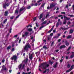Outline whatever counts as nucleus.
<instances>
[{
	"label": "nucleus",
	"instance_id": "obj_15",
	"mask_svg": "<svg viewBox=\"0 0 74 74\" xmlns=\"http://www.w3.org/2000/svg\"><path fill=\"white\" fill-rule=\"evenodd\" d=\"M4 70H5V71H7V68L6 67H5L3 69H1V73H3V72Z\"/></svg>",
	"mask_w": 74,
	"mask_h": 74
},
{
	"label": "nucleus",
	"instance_id": "obj_52",
	"mask_svg": "<svg viewBox=\"0 0 74 74\" xmlns=\"http://www.w3.org/2000/svg\"><path fill=\"white\" fill-rule=\"evenodd\" d=\"M4 62H5V60L3 59L2 61V63H4Z\"/></svg>",
	"mask_w": 74,
	"mask_h": 74
},
{
	"label": "nucleus",
	"instance_id": "obj_56",
	"mask_svg": "<svg viewBox=\"0 0 74 74\" xmlns=\"http://www.w3.org/2000/svg\"><path fill=\"white\" fill-rule=\"evenodd\" d=\"M11 19H14V16H12L10 17Z\"/></svg>",
	"mask_w": 74,
	"mask_h": 74
},
{
	"label": "nucleus",
	"instance_id": "obj_19",
	"mask_svg": "<svg viewBox=\"0 0 74 74\" xmlns=\"http://www.w3.org/2000/svg\"><path fill=\"white\" fill-rule=\"evenodd\" d=\"M22 64H20L19 66H18V69L19 70H20L21 69V67H22Z\"/></svg>",
	"mask_w": 74,
	"mask_h": 74
},
{
	"label": "nucleus",
	"instance_id": "obj_44",
	"mask_svg": "<svg viewBox=\"0 0 74 74\" xmlns=\"http://www.w3.org/2000/svg\"><path fill=\"white\" fill-rule=\"evenodd\" d=\"M36 20V17H34L33 19V21H35Z\"/></svg>",
	"mask_w": 74,
	"mask_h": 74
},
{
	"label": "nucleus",
	"instance_id": "obj_48",
	"mask_svg": "<svg viewBox=\"0 0 74 74\" xmlns=\"http://www.w3.org/2000/svg\"><path fill=\"white\" fill-rule=\"evenodd\" d=\"M44 5H45V3H44L43 4H42V5L41 7H44Z\"/></svg>",
	"mask_w": 74,
	"mask_h": 74
},
{
	"label": "nucleus",
	"instance_id": "obj_57",
	"mask_svg": "<svg viewBox=\"0 0 74 74\" xmlns=\"http://www.w3.org/2000/svg\"><path fill=\"white\" fill-rule=\"evenodd\" d=\"M71 58H73V54H72L71 56H70Z\"/></svg>",
	"mask_w": 74,
	"mask_h": 74
},
{
	"label": "nucleus",
	"instance_id": "obj_61",
	"mask_svg": "<svg viewBox=\"0 0 74 74\" xmlns=\"http://www.w3.org/2000/svg\"><path fill=\"white\" fill-rule=\"evenodd\" d=\"M44 21V18H43L41 19V21H42V22H43Z\"/></svg>",
	"mask_w": 74,
	"mask_h": 74
},
{
	"label": "nucleus",
	"instance_id": "obj_60",
	"mask_svg": "<svg viewBox=\"0 0 74 74\" xmlns=\"http://www.w3.org/2000/svg\"><path fill=\"white\" fill-rule=\"evenodd\" d=\"M14 47V44H13L12 45V48H13Z\"/></svg>",
	"mask_w": 74,
	"mask_h": 74
},
{
	"label": "nucleus",
	"instance_id": "obj_62",
	"mask_svg": "<svg viewBox=\"0 0 74 74\" xmlns=\"http://www.w3.org/2000/svg\"><path fill=\"white\" fill-rule=\"evenodd\" d=\"M63 15H60L58 16V17L60 18V17H61V16H62Z\"/></svg>",
	"mask_w": 74,
	"mask_h": 74
},
{
	"label": "nucleus",
	"instance_id": "obj_47",
	"mask_svg": "<svg viewBox=\"0 0 74 74\" xmlns=\"http://www.w3.org/2000/svg\"><path fill=\"white\" fill-rule=\"evenodd\" d=\"M47 40H48V41L50 40V37H47Z\"/></svg>",
	"mask_w": 74,
	"mask_h": 74
},
{
	"label": "nucleus",
	"instance_id": "obj_51",
	"mask_svg": "<svg viewBox=\"0 0 74 74\" xmlns=\"http://www.w3.org/2000/svg\"><path fill=\"white\" fill-rule=\"evenodd\" d=\"M11 51H12V52H13L14 51V48H13L12 50H11Z\"/></svg>",
	"mask_w": 74,
	"mask_h": 74
},
{
	"label": "nucleus",
	"instance_id": "obj_35",
	"mask_svg": "<svg viewBox=\"0 0 74 74\" xmlns=\"http://www.w3.org/2000/svg\"><path fill=\"white\" fill-rule=\"evenodd\" d=\"M11 30H12V28H10L9 30V33H11L12 32Z\"/></svg>",
	"mask_w": 74,
	"mask_h": 74
},
{
	"label": "nucleus",
	"instance_id": "obj_21",
	"mask_svg": "<svg viewBox=\"0 0 74 74\" xmlns=\"http://www.w3.org/2000/svg\"><path fill=\"white\" fill-rule=\"evenodd\" d=\"M71 38V35H69V36H67V39H69L70 38Z\"/></svg>",
	"mask_w": 74,
	"mask_h": 74
},
{
	"label": "nucleus",
	"instance_id": "obj_8",
	"mask_svg": "<svg viewBox=\"0 0 74 74\" xmlns=\"http://www.w3.org/2000/svg\"><path fill=\"white\" fill-rule=\"evenodd\" d=\"M27 62H28V58H26L25 60L23 61V62H24L25 64H27Z\"/></svg>",
	"mask_w": 74,
	"mask_h": 74
},
{
	"label": "nucleus",
	"instance_id": "obj_27",
	"mask_svg": "<svg viewBox=\"0 0 74 74\" xmlns=\"http://www.w3.org/2000/svg\"><path fill=\"white\" fill-rule=\"evenodd\" d=\"M66 15H68V16H70V17H74V15H68L67 14Z\"/></svg>",
	"mask_w": 74,
	"mask_h": 74
},
{
	"label": "nucleus",
	"instance_id": "obj_50",
	"mask_svg": "<svg viewBox=\"0 0 74 74\" xmlns=\"http://www.w3.org/2000/svg\"><path fill=\"white\" fill-rule=\"evenodd\" d=\"M10 36V34H9V33H8L6 35V37H8V36Z\"/></svg>",
	"mask_w": 74,
	"mask_h": 74
},
{
	"label": "nucleus",
	"instance_id": "obj_1",
	"mask_svg": "<svg viewBox=\"0 0 74 74\" xmlns=\"http://www.w3.org/2000/svg\"><path fill=\"white\" fill-rule=\"evenodd\" d=\"M41 66H42L43 69H46L47 67H48L49 65L47 64V63L44 62L40 66H39V67H41Z\"/></svg>",
	"mask_w": 74,
	"mask_h": 74
},
{
	"label": "nucleus",
	"instance_id": "obj_24",
	"mask_svg": "<svg viewBox=\"0 0 74 74\" xmlns=\"http://www.w3.org/2000/svg\"><path fill=\"white\" fill-rule=\"evenodd\" d=\"M28 34H29V32H25V36H27V35H28Z\"/></svg>",
	"mask_w": 74,
	"mask_h": 74
},
{
	"label": "nucleus",
	"instance_id": "obj_63",
	"mask_svg": "<svg viewBox=\"0 0 74 74\" xmlns=\"http://www.w3.org/2000/svg\"><path fill=\"white\" fill-rule=\"evenodd\" d=\"M47 9H48V10H49V9H51V8H50V7H49V6L47 7Z\"/></svg>",
	"mask_w": 74,
	"mask_h": 74
},
{
	"label": "nucleus",
	"instance_id": "obj_5",
	"mask_svg": "<svg viewBox=\"0 0 74 74\" xmlns=\"http://www.w3.org/2000/svg\"><path fill=\"white\" fill-rule=\"evenodd\" d=\"M11 59L12 60H13L14 59V62H15L18 59V57L16 55H14L13 56V57H11Z\"/></svg>",
	"mask_w": 74,
	"mask_h": 74
},
{
	"label": "nucleus",
	"instance_id": "obj_58",
	"mask_svg": "<svg viewBox=\"0 0 74 74\" xmlns=\"http://www.w3.org/2000/svg\"><path fill=\"white\" fill-rule=\"evenodd\" d=\"M59 51V50L58 49H57L56 50V52H58V51Z\"/></svg>",
	"mask_w": 74,
	"mask_h": 74
},
{
	"label": "nucleus",
	"instance_id": "obj_46",
	"mask_svg": "<svg viewBox=\"0 0 74 74\" xmlns=\"http://www.w3.org/2000/svg\"><path fill=\"white\" fill-rule=\"evenodd\" d=\"M71 23L70 21H68L67 23V24L69 25Z\"/></svg>",
	"mask_w": 74,
	"mask_h": 74
},
{
	"label": "nucleus",
	"instance_id": "obj_3",
	"mask_svg": "<svg viewBox=\"0 0 74 74\" xmlns=\"http://www.w3.org/2000/svg\"><path fill=\"white\" fill-rule=\"evenodd\" d=\"M64 21L63 22V24L65 25L67 23L66 21H69L70 19V18H68L67 17L64 15Z\"/></svg>",
	"mask_w": 74,
	"mask_h": 74
},
{
	"label": "nucleus",
	"instance_id": "obj_41",
	"mask_svg": "<svg viewBox=\"0 0 74 74\" xmlns=\"http://www.w3.org/2000/svg\"><path fill=\"white\" fill-rule=\"evenodd\" d=\"M61 14H64V15H66V12H61Z\"/></svg>",
	"mask_w": 74,
	"mask_h": 74
},
{
	"label": "nucleus",
	"instance_id": "obj_38",
	"mask_svg": "<svg viewBox=\"0 0 74 74\" xmlns=\"http://www.w3.org/2000/svg\"><path fill=\"white\" fill-rule=\"evenodd\" d=\"M63 60V59H61V60L60 61V63H62Z\"/></svg>",
	"mask_w": 74,
	"mask_h": 74
},
{
	"label": "nucleus",
	"instance_id": "obj_53",
	"mask_svg": "<svg viewBox=\"0 0 74 74\" xmlns=\"http://www.w3.org/2000/svg\"><path fill=\"white\" fill-rule=\"evenodd\" d=\"M49 16V14H47L46 16V18H47L48 17V16Z\"/></svg>",
	"mask_w": 74,
	"mask_h": 74
},
{
	"label": "nucleus",
	"instance_id": "obj_4",
	"mask_svg": "<svg viewBox=\"0 0 74 74\" xmlns=\"http://www.w3.org/2000/svg\"><path fill=\"white\" fill-rule=\"evenodd\" d=\"M10 3H7V2H5L4 3H3L2 7L3 8L6 9V7H8L10 5Z\"/></svg>",
	"mask_w": 74,
	"mask_h": 74
},
{
	"label": "nucleus",
	"instance_id": "obj_17",
	"mask_svg": "<svg viewBox=\"0 0 74 74\" xmlns=\"http://www.w3.org/2000/svg\"><path fill=\"white\" fill-rule=\"evenodd\" d=\"M27 30L29 31V32H30L33 31V29L32 28H29Z\"/></svg>",
	"mask_w": 74,
	"mask_h": 74
},
{
	"label": "nucleus",
	"instance_id": "obj_14",
	"mask_svg": "<svg viewBox=\"0 0 74 74\" xmlns=\"http://www.w3.org/2000/svg\"><path fill=\"white\" fill-rule=\"evenodd\" d=\"M65 45H66V46H69V45H70V44L67 42V40H65Z\"/></svg>",
	"mask_w": 74,
	"mask_h": 74
},
{
	"label": "nucleus",
	"instance_id": "obj_31",
	"mask_svg": "<svg viewBox=\"0 0 74 74\" xmlns=\"http://www.w3.org/2000/svg\"><path fill=\"white\" fill-rule=\"evenodd\" d=\"M18 12H19L18 10H15V14H18Z\"/></svg>",
	"mask_w": 74,
	"mask_h": 74
},
{
	"label": "nucleus",
	"instance_id": "obj_20",
	"mask_svg": "<svg viewBox=\"0 0 74 74\" xmlns=\"http://www.w3.org/2000/svg\"><path fill=\"white\" fill-rule=\"evenodd\" d=\"M41 4V3H40L39 4H37V3H36L35 4H34V6H37L38 5H40Z\"/></svg>",
	"mask_w": 74,
	"mask_h": 74
},
{
	"label": "nucleus",
	"instance_id": "obj_25",
	"mask_svg": "<svg viewBox=\"0 0 74 74\" xmlns=\"http://www.w3.org/2000/svg\"><path fill=\"white\" fill-rule=\"evenodd\" d=\"M47 21H44L43 23H42V25H43V24H45L47 23Z\"/></svg>",
	"mask_w": 74,
	"mask_h": 74
},
{
	"label": "nucleus",
	"instance_id": "obj_39",
	"mask_svg": "<svg viewBox=\"0 0 74 74\" xmlns=\"http://www.w3.org/2000/svg\"><path fill=\"white\" fill-rule=\"evenodd\" d=\"M44 27V25L41 27L40 28H39V30H41V29L43 28Z\"/></svg>",
	"mask_w": 74,
	"mask_h": 74
},
{
	"label": "nucleus",
	"instance_id": "obj_18",
	"mask_svg": "<svg viewBox=\"0 0 74 74\" xmlns=\"http://www.w3.org/2000/svg\"><path fill=\"white\" fill-rule=\"evenodd\" d=\"M53 28H51V29L48 32V33H51V32H52V30H53Z\"/></svg>",
	"mask_w": 74,
	"mask_h": 74
},
{
	"label": "nucleus",
	"instance_id": "obj_55",
	"mask_svg": "<svg viewBox=\"0 0 74 74\" xmlns=\"http://www.w3.org/2000/svg\"><path fill=\"white\" fill-rule=\"evenodd\" d=\"M47 71V73H49V69H46Z\"/></svg>",
	"mask_w": 74,
	"mask_h": 74
},
{
	"label": "nucleus",
	"instance_id": "obj_6",
	"mask_svg": "<svg viewBox=\"0 0 74 74\" xmlns=\"http://www.w3.org/2000/svg\"><path fill=\"white\" fill-rule=\"evenodd\" d=\"M26 10L25 7H22V8H20L19 10V14L21 15V14H21V12L23 11V10L26 11Z\"/></svg>",
	"mask_w": 74,
	"mask_h": 74
},
{
	"label": "nucleus",
	"instance_id": "obj_29",
	"mask_svg": "<svg viewBox=\"0 0 74 74\" xmlns=\"http://www.w3.org/2000/svg\"><path fill=\"white\" fill-rule=\"evenodd\" d=\"M59 26V21H58L56 24V27H58Z\"/></svg>",
	"mask_w": 74,
	"mask_h": 74
},
{
	"label": "nucleus",
	"instance_id": "obj_9",
	"mask_svg": "<svg viewBox=\"0 0 74 74\" xmlns=\"http://www.w3.org/2000/svg\"><path fill=\"white\" fill-rule=\"evenodd\" d=\"M55 5L54 3H52L50 4V9H52V8L55 7Z\"/></svg>",
	"mask_w": 74,
	"mask_h": 74
},
{
	"label": "nucleus",
	"instance_id": "obj_43",
	"mask_svg": "<svg viewBox=\"0 0 74 74\" xmlns=\"http://www.w3.org/2000/svg\"><path fill=\"white\" fill-rule=\"evenodd\" d=\"M36 27H38V26H39V25H38V23H36Z\"/></svg>",
	"mask_w": 74,
	"mask_h": 74
},
{
	"label": "nucleus",
	"instance_id": "obj_40",
	"mask_svg": "<svg viewBox=\"0 0 74 74\" xmlns=\"http://www.w3.org/2000/svg\"><path fill=\"white\" fill-rule=\"evenodd\" d=\"M43 48L44 49H47V47H46V46H44L43 47Z\"/></svg>",
	"mask_w": 74,
	"mask_h": 74
},
{
	"label": "nucleus",
	"instance_id": "obj_34",
	"mask_svg": "<svg viewBox=\"0 0 74 74\" xmlns=\"http://www.w3.org/2000/svg\"><path fill=\"white\" fill-rule=\"evenodd\" d=\"M74 68V65H72L71 67V69H71V70L73 69Z\"/></svg>",
	"mask_w": 74,
	"mask_h": 74
},
{
	"label": "nucleus",
	"instance_id": "obj_45",
	"mask_svg": "<svg viewBox=\"0 0 74 74\" xmlns=\"http://www.w3.org/2000/svg\"><path fill=\"white\" fill-rule=\"evenodd\" d=\"M20 15H21V14H19L18 16H16V19H17V18H18L20 16Z\"/></svg>",
	"mask_w": 74,
	"mask_h": 74
},
{
	"label": "nucleus",
	"instance_id": "obj_54",
	"mask_svg": "<svg viewBox=\"0 0 74 74\" xmlns=\"http://www.w3.org/2000/svg\"><path fill=\"white\" fill-rule=\"evenodd\" d=\"M25 64H23L22 66V68L24 69V67H25Z\"/></svg>",
	"mask_w": 74,
	"mask_h": 74
},
{
	"label": "nucleus",
	"instance_id": "obj_7",
	"mask_svg": "<svg viewBox=\"0 0 74 74\" xmlns=\"http://www.w3.org/2000/svg\"><path fill=\"white\" fill-rule=\"evenodd\" d=\"M34 54V52H32V54L30 55V53H29V58L31 60H32V59H33V55Z\"/></svg>",
	"mask_w": 74,
	"mask_h": 74
},
{
	"label": "nucleus",
	"instance_id": "obj_22",
	"mask_svg": "<svg viewBox=\"0 0 74 74\" xmlns=\"http://www.w3.org/2000/svg\"><path fill=\"white\" fill-rule=\"evenodd\" d=\"M31 8V6H29L26 8V9H30Z\"/></svg>",
	"mask_w": 74,
	"mask_h": 74
},
{
	"label": "nucleus",
	"instance_id": "obj_28",
	"mask_svg": "<svg viewBox=\"0 0 74 74\" xmlns=\"http://www.w3.org/2000/svg\"><path fill=\"white\" fill-rule=\"evenodd\" d=\"M54 41H53V42H52L51 43V47H52V46H53V44H54Z\"/></svg>",
	"mask_w": 74,
	"mask_h": 74
},
{
	"label": "nucleus",
	"instance_id": "obj_23",
	"mask_svg": "<svg viewBox=\"0 0 74 74\" xmlns=\"http://www.w3.org/2000/svg\"><path fill=\"white\" fill-rule=\"evenodd\" d=\"M71 71V69H70L69 70H67L66 72V73H69V72H70V71Z\"/></svg>",
	"mask_w": 74,
	"mask_h": 74
},
{
	"label": "nucleus",
	"instance_id": "obj_49",
	"mask_svg": "<svg viewBox=\"0 0 74 74\" xmlns=\"http://www.w3.org/2000/svg\"><path fill=\"white\" fill-rule=\"evenodd\" d=\"M42 1V0H39L37 1V3H40V2H41V1Z\"/></svg>",
	"mask_w": 74,
	"mask_h": 74
},
{
	"label": "nucleus",
	"instance_id": "obj_16",
	"mask_svg": "<svg viewBox=\"0 0 74 74\" xmlns=\"http://www.w3.org/2000/svg\"><path fill=\"white\" fill-rule=\"evenodd\" d=\"M74 32V30L72 29H70V30L69 33V34H71L72 33H73Z\"/></svg>",
	"mask_w": 74,
	"mask_h": 74
},
{
	"label": "nucleus",
	"instance_id": "obj_59",
	"mask_svg": "<svg viewBox=\"0 0 74 74\" xmlns=\"http://www.w3.org/2000/svg\"><path fill=\"white\" fill-rule=\"evenodd\" d=\"M58 36L57 37H59L60 36V34H58Z\"/></svg>",
	"mask_w": 74,
	"mask_h": 74
},
{
	"label": "nucleus",
	"instance_id": "obj_26",
	"mask_svg": "<svg viewBox=\"0 0 74 74\" xmlns=\"http://www.w3.org/2000/svg\"><path fill=\"white\" fill-rule=\"evenodd\" d=\"M70 66H71V65L69 64H68L67 65V68H70Z\"/></svg>",
	"mask_w": 74,
	"mask_h": 74
},
{
	"label": "nucleus",
	"instance_id": "obj_12",
	"mask_svg": "<svg viewBox=\"0 0 74 74\" xmlns=\"http://www.w3.org/2000/svg\"><path fill=\"white\" fill-rule=\"evenodd\" d=\"M58 62H56L55 64L53 66V67L54 68H56L57 67V65L58 64Z\"/></svg>",
	"mask_w": 74,
	"mask_h": 74
},
{
	"label": "nucleus",
	"instance_id": "obj_64",
	"mask_svg": "<svg viewBox=\"0 0 74 74\" xmlns=\"http://www.w3.org/2000/svg\"><path fill=\"white\" fill-rule=\"evenodd\" d=\"M32 3H36V1H32Z\"/></svg>",
	"mask_w": 74,
	"mask_h": 74
},
{
	"label": "nucleus",
	"instance_id": "obj_37",
	"mask_svg": "<svg viewBox=\"0 0 74 74\" xmlns=\"http://www.w3.org/2000/svg\"><path fill=\"white\" fill-rule=\"evenodd\" d=\"M71 47H69L68 49L67 50V51H69L71 49Z\"/></svg>",
	"mask_w": 74,
	"mask_h": 74
},
{
	"label": "nucleus",
	"instance_id": "obj_32",
	"mask_svg": "<svg viewBox=\"0 0 74 74\" xmlns=\"http://www.w3.org/2000/svg\"><path fill=\"white\" fill-rule=\"evenodd\" d=\"M49 62L50 64H53V62L52 61H51V60H49Z\"/></svg>",
	"mask_w": 74,
	"mask_h": 74
},
{
	"label": "nucleus",
	"instance_id": "obj_42",
	"mask_svg": "<svg viewBox=\"0 0 74 74\" xmlns=\"http://www.w3.org/2000/svg\"><path fill=\"white\" fill-rule=\"evenodd\" d=\"M61 29H62V30H63V27H61L59 28V30L60 31L61 30Z\"/></svg>",
	"mask_w": 74,
	"mask_h": 74
},
{
	"label": "nucleus",
	"instance_id": "obj_30",
	"mask_svg": "<svg viewBox=\"0 0 74 74\" xmlns=\"http://www.w3.org/2000/svg\"><path fill=\"white\" fill-rule=\"evenodd\" d=\"M7 21V19H6L4 20V21L3 22V23H5V22H6Z\"/></svg>",
	"mask_w": 74,
	"mask_h": 74
},
{
	"label": "nucleus",
	"instance_id": "obj_2",
	"mask_svg": "<svg viewBox=\"0 0 74 74\" xmlns=\"http://www.w3.org/2000/svg\"><path fill=\"white\" fill-rule=\"evenodd\" d=\"M31 48V46L30 45L29 43H28L27 44H26L25 46L24 47V49L25 51H28L29 48Z\"/></svg>",
	"mask_w": 74,
	"mask_h": 74
},
{
	"label": "nucleus",
	"instance_id": "obj_13",
	"mask_svg": "<svg viewBox=\"0 0 74 74\" xmlns=\"http://www.w3.org/2000/svg\"><path fill=\"white\" fill-rule=\"evenodd\" d=\"M66 46L64 45H62L60 47V49H62V48H66Z\"/></svg>",
	"mask_w": 74,
	"mask_h": 74
},
{
	"label": "nucleus",
	"instance_id": "obj_36",
	"mask_svg": "<svg viewBox=\"0 0 74 74\" xmlns=\"http://www.w3.org/2000/svg\"><path fill=\"white\" fill-rule=\"evenodd\" d=\"M69 28H70V27L66 28H63V30H66V29H69Z\"/></svg>",
	"mask_w": 74,
	"mask_h": 74
},
{
	"label": "nucleus",
	"instance_id": "obj_11",
	"mask_svg": "<svg viewBox=\"0 0 74 74\" xmlns=\"http://www.w3.org/2000/svg\"><path fill=\"white\" fill-rule=\"evenodd\" d=\"M43 17V14L42 13L39 16V19L40 20L41 19V18Z\"/></svg>",
	"mask_w": 74,
	"mask_h": 74
},
{
	"label": "nucleus",
	"instance_id": "obj_10",
	"mask_svg": "<svg viewBox=\"0 0 74 74\" xmlns=\"http://www.w3.org/2000/svg\"><path fill=\"white\" fill-rule=\"evenodd\" d=\"M8 12L7 11H5L4 14V15L5 16H8Z\"/></svg>",
	"mask_w": 74,
	"mask_h": 74
},
{
	"label": "nucleus",
	"instance_id": "obj_33",
	"mask_svg": "<svg viewBox=\"0 0 74 74\" xmlns=\"http://www.w3.org/2000/svg\"><path fill=\"white\" fill-rule=\"evenodd\" d=\"M11 46H9L7 47V49H11Z\"/></svg>",
	"mask_w": 74,
	"mask_h": 74
}]
</instances>
